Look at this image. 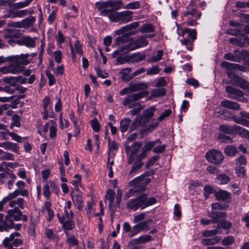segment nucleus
<instances>
[{
  "label": "nucleus",
  "instance_id": "6ab92c4d",
  "mask_svg": "<svg viewBox=\"0 0 249 249\" xmlns=\"http://www.w3.org/2000/svg\"><path fill=\"white\" fill-rule=\"evenodd\" d=\"M14 222L12 218H10L9 216L6 215L5 219L2 221H0V231H6L14 227Z\"/></svg>",
  "mask_w": 249,
  "mask_h": 249
},
{
  "label": "nucleus",
  "instance_id": "2f4dec72",
  "mask_svg": "<svg viewBox=\"0 0 249 249\" xmlns=\"http://www.w3.org/2000/svg\"><path fill=\"white\" fill-rule=\"evenodd\" d=\"M131 123V120L128 118H124L121 120L120 122V130L122 132H126L129 127H130V125L132 124H130ZM130 132H132V131H130Z\"/></svg>",
  "mask_w": 249,
  "mask_h": 249
},
{
  "label": "nucleus",
  "instance_id": "052dcab7",
  "mask_svg": "<svg viewBox=\"0 0 249 249\" xmlns=\"http://www.w3.org/2000/svg\"><path fill=\"white\" fill-rule=\"evenodd\" d=\"M6 132L10 135L13 140L16 141L18 142H21L23 140L22 137L14 132H10L8 130H6Z\"/></svg>",
  "mask_w": 249,
  "mask_h": 249
},
{
  "label": "nucleus",
  "instance_id": "a18cd8bd",
  "mask_svg": "<svg viewBox=\"0 0 249 249\" xmlns=\"http://www.w3.org/2000/svg\"><path fill=\"white\" fill-rule=\"evenodd\" d=\"M163 54V52L162 50H159L157 52V53L155 56L151 57L147 61L149 63H152L158 61L161 59L162 56Z\"/></svg>",
  "mask_w": 249,
  "mask_h": 249
},
{
  "label": "nucleus",
  "instance_id": "680f3d73",
  "mask_svg": "<svg viewBox=\"0 0 249 249\" xmlns=\"http://www.w3.org/2000/svg\"><path fill=\"white\" fill-rule=\"evenodd\" d=\"M160 157L159 155H156L152 157L147 163L145 165V167L146 169H148L150 168L152 165H153L156 161H157L159 159Z\"/></svg>",
  "mask_w": 249,
  "mask_h": 249
},
{
  "label": "nucleus",
  "instance_id": "13d9d810",
  "mask_svg": "<svg viewBox=\"0 0 249 249\" xmlns=\"http://www.w3.org/2000/svg\"><path fill=\"white\" fill-rule=\"evenodd\" d=\"M70 118L71 120L73 123L74 126L76 130V134H75V136H77L80 133V130L78 127V123L77 119L75 117L74 113L73 111L71 112V114H70Z\"/></svg>",
  "mask_w": 249,
  "mask_h": 249
},
{
  "label": "nucleus",
  "instance_id": "774afa93",
  "mask_svg": "<svg viewBox=\"0 0 249 249\" xmlns=\"http://www.w3.org/2000/svg\"><path fill=\"white\" fill-rule=\"evenodd\" d=\"M53 54L55 61L57 63H61L62 55V52L58 50L54 52Z\"/></svg>",
  "mask_w": 249,
  "mask_h": 249
},
{
  "label": "nucleus",
  "instance_id": "09e8293b",
  "mask_svg": "<svg viewBox=\"0 0 249 249\" xmlns=\"http://www.w3.org/2000/svg\"><path fill=\"white\" fill-rule=\"evenodd\" d=\"M236 173L240 178H245L246 176V169L245 167L238 165L236 166Z\"/></svg>",
  "mask_w": 249,
  "mask_h": 249
},
{
  "label": "nucleus",
  "instance_id": "864d4df0",
  "mask_svg": "<svg viewBox=\"0 0 249 249\" xmlns=\"http://www.w3.org/2000/svg\"><path fill=\"white\" fill-rule=\"evenodd\" d=\"M66 242L69 245V248L74 246H78L79 244L78 240L73 236H68Z\"/></svg>",
  "mask_w": 249,
  "mask_h": 249
},
{
  "label": "nucleus",
  "instance_id": "b1692460",
  "mask_svg": "<svg viewBox=\"0 0 249 249\" xmlns=\"http://www.w3.org/2000/svg\"><path fill=\"white\" fill-rule=\"evenodd\" d=\"M130 92L147 91L148 84L146 83H139L137 84H130Z\"/></svg>",
  "mask_w": 249,
  "mask_h": 249
},
{
  "label": "nucleus",
  "instance_id": "39448f33",
  "mask_svg": "<svg viewBox=\"0 0 249 249\" xmlns=\"http://www.w3.org/2000/svg\"><path fill=\"white\" fill-rule=\"evenodd\" d=\"M156 110L154 107H151L145 110L142 113V116L137 115L130 125V131H133L138 127L143 125L153 117L154 112Z\"/></svg>",
  "mask_w": 249,
  "mask_h": 249
},
{
  "label": "nucleus",
  "instance_id": "f257e3e1",
  "mask_svg": "<svg viewBox=\"0 0 249 249\" xmlns=\"http://www.w3.org/2000/svg\"><path fill=\"white\" fill-rule=\"evenodd\" d=\"M115 42L117 45H119L121 43H127L123 47V49L127 52L142 47L148 44V40L144 36H140L138 39L134 40L132 38L129 39L128 36L124 35L116 38Z\"/></svg>",
  "mask_w": 249,
  "mask_h": 249
},
{
  "label": "nucleus",
  "instance_id": "473e14b6",
  "mask_svg": "<svg viewBox=\"0 0 249 249\" xmlns=\"http://www.w3.org/2000/svg\"><path fill=\"white\" fill-rule=\"evenodd\" d=\"M225 154L228 156L234 157L238 153V149L233 145H229L224 149Z\"/></svg>",
  "mask_w": 249,
  "mask_h": 249
},
{
  "label": "nucleus",
  "instance_id": "a19ab883",
  "mask_svg": "<svg viewBox=\"0 0 249 249\" xmlns=\"http://www.w3.org/2000/svg\"><path fill=\"white\" fill-rule=\"evenodd\" d=\"M235 133L242 137H245L249 139V131L240 126L237 125Z\"/></svg>",
  "mask_w": 249,
  "mask_h": 249
},
{
  "label": "nucleus",
  "instance_id": "1a4fd4ad",
  "mask_svg": "<svg viewBox=\"0 0 249 249\" xmlns=\"http://www.w3.org/2000/svg\"><path fill=\"white\" fill-rule=\"evenodd\" d=\"M142 144L141 142H134L131 146H125V152L129 155L127 160V163L131 164L134 161V158L137 159L138 153Z\"/></svg>",
  "mask_w": 249,
  "mask_h": 249
},
{
  "label": "nucleus",
  "instance_id": "4c0bfd02",
  "mask_svg": "<svg viewBox=\"0 0 249 249\" xmlns=\"http://www.w3.org/2000/svg\"><path fill=\"white\" fill-rule=\"evenodd\" d=\"M36 20V18L34 17L31 16L27 18L24 19L22 20L21 23H22V27H29L32 26Z\"/></svg>",
  "mask_w": 249,
  "mask_h": 249
},
{
  "label": "nucleus",
  "instance_id": "20e7f679",
  "mask_svg": "<svg viewBox=\"0 0 249 249\" xmlns=\"http://www.w3.org/2000/svg\"><path fill=\"white\" fill-rule=\"evenodd\" d=\"M178 36L184 37L180 40L181 44L185 45L188 50L192 51L193 42L196 38V30H191L188 28H185L184 29L178 28Z\"/></svg>",
  "mask_w": 249,
  "mask_h": 249
},
{
  "label": "nucleus",
  "instance_id": "4d7b16f0",
  "mask_svg": "<svg viewBox=\"0 0 249 249\" xmlns=\"http://www.w3.org/2000/svg\"><path fill=\"white\" fill-rule=\"evenodd\" d=\"M217 138L219 140H221L222 142L225 143H231L233 141L231 137L225 135L223 133H219L218 135Z\"/></svg>",
  "mask_w": 249,
  "mask_h": 249
},
{
  "label": "nucleus",
  "instance_id": "49530a36",
  "mask_svg": "<svg viewBox=\"0 0 249 249\" xmlns=\"http://www.w3.org/2000/svg\"><path fill=\"white\" fill-rule=\"evenodd\" d=\"M33 0H25L24 1H20L15 3L13 6L16 9H21L28 6Z\"/></svg>",
  "mask_w": 249,
  "mask_h": 249
},
{
  "label": "nucleus",
  "instance_id": "5fc2aeb1",
  "mask_svg": "<svg viewBox=\"0 0 249 249\" xmlns=\"http://www.w3.org/2000/svg\"><path fill=\"white\" fill-rule=\"evenodd\" d=\"M234 242V238L231 235L225 237L222 241V244L223 246H229L232 245Z\"/></svg>",
  "mask_w": 249,
  "mask_h": 249
},
{
  "label": "nucleus",
  "instance_id": "6e6552de",
  "mask_svg": "<svg viewBox=\"0 0 249 249\" xmlns=\"http://www.w3.org/2000/svg\"><path fill=\"white\" fill-rule=\"evenodd\" d=\"M29 55L28 54H21L19 55H13L8 56L6 59L7 60L13 63L14 66L18 67L20 68V72L23 71V66L29 63L28 59Z\"/></svg>",
  "mask_w": 249,
  "mask_h": 249
},
{
  "label": "nucleus",
  "instance_id": "9b49d317",
  "mask_svg": "<svg viewBox=\"0 0 249 249\" xmlns=\"http://www.w3.org/2000/svg\"><path fill=\"white\" fill-rule=\"evenodd\" d=\"M207 160L214 164H220L223 161L224 157L222 153L216 150H212L206 154Z\"/></svg>",
  "mask_w": 249,
  "mask_h": 249
},
{
  "label": "nucleus",
  "instance_id": "4468645a",
  "mask_svg": "<svg viewBox=\"0 0 249 249\" xmlns=\"http://www.w3.org/2000/svg\"><path fill=\"white\" fill-rule=\"evenodd\" d=\"M225 90L228 93V97L233 99L240 100L239 98L244 95V92L242 90L230 86H226Z\"/></svg>",
  "mask_w": 249,
  "mask_h": 249
},
{
  "label": "nucleus",
  "instance_id": "0eeeda50",
  "mask_svg": "<svg viewBox=\"0 0 249 249\" xmlns=\"http://www.w3.org/2000/svg\"><path fill=\"white\" fill-rule=\"evenodd\" d=\"M133 12L124 11L121 12H116L108 15L109 19L112 22L126 23L132 20L131 15Z\"/></svg>",
  "mask_w": 249,
  "mask_h": 249
},
{
  "label": "nucleus",
  "instance_id": "de8ad7c7",
  "mask_svg": "<svg viewBox=\"0 0 249 249\" xmlns=\"http://www.w3.org/2000/svg\"><path fill=\"white\" fill-rule=\"evenodd\" d=\"M13 18H22L26 16L28 14V10L27 9L21 10L19 11L12 10Z\"/></svg>",
  "mask_w": 249,
  "mask_h": 249
},
{
  "label": "nucleus",
  "instance_id": "a878e982",
  "mask_svg": "<svg viewBox=\"0 0 249 249\" xmlns=\"http://www.w3.org/2000/svg\"><path fill=\"white\" fill-rule=\"evenodd\" d=\"M221 239V236H215L213 237L202 239L201 243L204 246L213 245L219 243Z\"/></svg>",
  "mask_w": 249,
  "mask_h": 249
},
{
  "label": "nucleus",
  "instance_id": "2eb2a0df",
  "mask_svg": "<svg viewBox=\"0 0 249 249\" xmlns=\"http://www.w3.org/2000/svg\"><path fill=\"white\" fill-rule=\"evenodd\" d=\"M37 37H31L30 36H22L17 43L19 45H24L28 48H34L36 46L35 40Z\"/></svg>",
  "mask_w": 249,
  "mask_h": 249
},
{
  "label": "nucleus",
  "instance_id": "f704fd0d",
  "mask_svg": "<svg viewBox=\"0 0 249 249\" xmlns=\"http://www.w3.org/2000/svg\"><path fill=\"white\" fill-rule=\"evenodd\" d=\"M152 237L149 235H143L140 236L138 238L133 240V242L135 244H140L142 243H147L151 241Z\"/></svg>",
  "mask_w": 249,
  "mask_h": 249
},
{
  "label": "nucleus",
  "instance_id": "ddd939ff",
  "mask_svg": "<svg viewBox=\"0 0 249 249\" xmlns=\"http://www.w3.org/2000/svg\"><path fill=\"white\" fill-rule=\"evenodd\" d=\"M149 94L148 91H142L138 93H133L131 95L127 96L124 98L123 101V105L127 106L131 103L137 101L144 97L147 96Z\"/></svg>",
  "mask_w": 249,
  "mask_h": 249
},
{
  "label": "nucleus",
  "instance_id": "f03ea898",
  "mask_svg": "<svg viewBox=\"0 0 249 249\" xmlns=\"http://www.w3.org/2000/svg\"><path fill=\"white\" fill-rule=\"evenodd\" d=\"M154 171L146 172L131 180L129 183V186L132 188L128 191L130 196L133 195L134 193L143 191L145 190L146 186L151 181V179L146 177L154 174Z\"/></svg>",
  "mask_w": 249,
  "mask_h": 249
},
{
  "label": "nucleus",
  "instance_id": "7c9ffc66",
  "mask_svg": "<svg viewBox=\"0 0 249 249\" xmlns=\"http://www.w3.org/2000/svg\"><path fill=\"white\" fill-rule=\"evenodd\" d=\"M20 34L18 31L15 29H7L5 30V33L4 35V38H17L19 37Z\"/></svg>",
  "mask_w": 249,
  "mask_h": 249
},
{
  "label": "nucleus",
  "instance_id": "e433bc0d",
  "mask_svg": "<svg viewBox=\"0 0 249 249\" xmlns=\"http://www.w3.org/2000/svg\"><path fill=\"white\" fill-rule=\"evenodd\" d=\"M129 108H134L129 111V113L134 116L141 111L142 107L140 103H134L130 104Z\"/></svg>",
  "mask_w": 249,
  "mask_h": 249
},
{
  "label": "nucleus",
  "instance_id": "e2e57ef3",
  "mask_svg": "<svg viewBox=\"0 0 249 249\" xmlns=\"http://www.w3.org/2000/svg\"><path fill=\"white\" fill-rule=\"evenodd\" d=\"M20 120L19 116L18 115H15L12 118L13 123L10 125V128H12L14 126L19 127L20 126Z\"/></svg>",
  "mask_w": 249,
  "mask_h": 249
},
{
  "label": "nucleus",
  "instance_id": "4be33fe9",
  "mask_svg": "<svg viewBox=\"0 0 249 249\" xmlns=\"http://www.w3.org/2000/svg\"><path fill=\"white\" fill-rule=\"evenodd\" d=\"M209 217L212 218L213 223H216L219 221L220 218H224L226 216L225 212H220L216 210H212L208 215Z\"/></svg>",
  "mask_w": 249,
  "mask_h": 249
},
{
  "label": "nucleus",
  "instance_id": "7ed1b4c3",
  "mask_svg": "<svg viewBox=\"0 0 249 249\" xmlns=\"http://www.w3.org/2000/svg\"><path fill=\"white\" fill-rule=\"evenodd\" d=\"M156 201L154 197H148L145 194H142L135 198L130 199L127 203V207L129 209L136 211L139 208H144L153 205Z\"/></svg>",
  "mask_w": 249,
  "mask_h": 249
},
{
  "label": "nucleus",
  "instance_id": "423d86ee",
  "mask_svg": "<svg viewBox=\"0 0 249 249\" xmlns=\"http://www.w3.org/2000/svg\"><path fill=\"white\" fill-rule=\"evenodd\" d=\"M201 14L196 12V8L190 3L182 13V16L186 18V24L189 26L197 24L196 20L201 17Z\"/></svg>",
  "mask_w": 249,
  "mask_h": 249
},
{
  "label": "nucleus",
  "instance_id": "69168bd1",
  "mask_svg": "<svg viewBox=\"0 0 249 249\" xmlns=\"http://www.w3.org/2000/svg\"><path fill=\"white\" fill-rule=\"evenodd\" d=\"M117 61L118 64H123L125 63H126L128 61H130V58H129V55L124 56H119L116 59Z\"/></svg>",
  "mask_w": 249,
  "mask_h": 249
},
{
  "label": "nucleus",
  "instance_id": "c9c22d12",
  "mask_svg": "<svg viewBox=\"0 0 249 249\" xmlns=\"http://www.w3.org/2000/svg\"><path fill=\"white\" fill-rule=\"evenodd\" d=\"M132 70L130 68H126L123 69L121 70L120 73L122 75V80L123 81H128L131 79L130 75L129 74L131 72Z\"/></svg>",
  "mask_w": 249,
  "mask_h": 249
},
{
  "label": "nucleus",
  "instance_id": "c03bdc74",
  "mask_svg": "<svg viewBox=\"0 0 249 249\" xmlns=\"http://www.w3.org/2000/svg\"><path fill=\"white\" fill-rule=\"evenodd\" d=\"M18 196V192L17 190L12 193H10L8 195L3 198L2 201L5 204L7 201H10L12 199L16 198Z\"/></svg>",
  "mask_w": 249,
  "mask_h": 249
},
{
  "label": "nucleus",
  "instance_id": "412c9836",
  "mask_svg": "<svg viewBox=\"0 0 249 249\" xmlns=\"http://www.w3.org/2000/svg\"><path fill=\"white\" fill-rule=\"evenodd\" d=\"M220 105L222 107L234 110H238L240 109V106L239 104L228 100L222 101Z\"/></svg>",
  "mask_w": 249,
  "mask_h": 249
},
{
  "label": "nucleus",
  "instance_id": "f8f14e48",
  "mask_svg": "<svg viewBox=\"0 0 249 249\" xmlns=\"http://www.w3.org/2000/svg\"><path fill=\"white\" fill-rule=\"evenodd\" d=\"M105 197L107 200H109V211L110 215L113 217L114 216V213L117 210V208H118V206L116 205V202H115L114 201V191L111 189H109L107 190Z\"/></svg>",
  "mask_w": 249,
  "mask_h": 249
},
{
  "label": "nucleus",
  "instance_id": "bb28decb",
  "mask_svg": "<svg viewBox=\"0 0 249 249\" xmlns=\"http://www.w3.org/2000/svg\"><path fill=\"white\" fill-rule=\"evenodd\" d=\"M237 127V125L234 124L232 126L221 124L219 126V130L224 133L227 134H233L235 133V130Z\"/></svg>",
  "mask_w": 249,
  "mask_h": 249
},
{
  "label": "nucleus",
  "instance_id": "5701e85b",
  "mask_svg": "<svg viewBox=\"0 0 249 249\" xmlns=\"http://www.w3.org/2000/svg\"><path fill=\"white\" fill-rule=\"evenodd\" d=\"M221 66L223 68L229 70H238L243 72L246 71V68L245 67L237 64L231 63L227 61L222 62L221 63Z\"/></svg>",
  "mask_w": 249,
  "mask_h": 249
},
{
  "label": "nucleus",
  "instance_id": "338daca9",
  "mask_svg": "<svg viewBox=\"0 0 249 249\" xmlns=\"http://www.w3.org/2000/svg\"><path fill=\"white\" fill-rule=\"evenodd\" d=\"M236 165H246L247 163V160L246 157L244 155L240 156L238 159L235 160Z\"/></svg>",
  "mask_w": 249,
  "mask_h": 249
},
{
  "label": "nucleus",
  "instance_id": "aec40b11",
  "mask_svg": "<svg viewBox=\"0 0 249 249\" xmlns=\"http://www.w3.org/2000/svg\"><path fill=\"white\" fill-rule=\"evenodd\" d=\"M20 68L18 67L14 66L13 63H11L10 65L0 67V72L6 73L18 74L20 73Z\"/></svg>",
  "mask_w": 249,
  "mask_h": 249
},
{
  "label": "nucleus",
  "instance_id": "a211bd4d",
  "mask_svg": "<svg viewBox=\"0 0 249 249\" xmlns=\"http://www.w3.org/2000/svg\"><path fill=\"white\" fill-rule=\"evenodd\" d=\"M216 199L218 200L223 201L226 202H230L231 201V194L224 190H220L214 194Z\"/></svg>",
  "mask_w": 249,
  "mask_h": 249
},
{
  "label": "nucleus",
  "instance_id": "3c124183",
  "mask_svg": "<svg viewBox=\"0 0 249 249\" xmlns=\"http://www.w3.org/2000/svg\"><path fill=\"white\" fill-rule=\"evenodd\" d=\"M139 26L138 22L132 23L129 25L125 26L121 28V33H123L126 31H130L132 29L136 28Z\"/></svg>",
  "mask_w": 249,
  "mask_h": 249
},
{
  "label": "nucleus",
  "instance_id": "c756f323",
  "mask_svg": "<svg viewBox=\"0 0 249 249\" xmlns=\"http://www.w3.org/2000/svg\"><path fill=\"white\" fill-rule=\"evenodd\" d=\"M136 160L137 161L134 162L129 172V175L130 176H134L138 170L141 169L143 165V162L142 161V160H139V159Z\"/></svg>",
  "mask_w": 249,
  "mask_h": 249
},
{
  "label": "nucleus",
  "instance_id": "f3484780",
  "mask_svg": "<svg viewBox=\"0 0 249 249\" xmlns=\"http://www.w3.org/2000/svg\"><path fill=\"white\" fill-rule=\"evenodd\" d=\"M65 213L66 215L67 220L62 224V227L65 230H72L74 227V224L72 220L73 218L72 212L70 210V213H69L68 210L65 209Z\"/></svg>",
  "mask_w": 249,
  "mask_h": 249
},
{
  "label": "nucleus",
  "instance_id": "603ef678",
  "mask_svg": "<svg viewBox=\"0 0 249 249\" xmlns=\"http://www.w3.org/2000/svg\"><path fill=\"white\" fill-rule=\"evenodd\" d=\"M43 107L44 109H51L52 107L51 105V98L49 96L45 97L42 101Z\"/></svg>",
  "mask_w": 249,
  "mask_h": 249
},
{
  "label": "nucleus",
  "instance_id": "58836bf2",
  "mask_svg": "<svg viewBox=\"0 0 249 249\" xmlns=\"http://www.w3.org/2000/svg\"><path fill=\"white\" fill-rule=\"evenodd\" d=\"M166 93L164 88L153 89L151 90V96L153 97H161L164 96Z\"/></svg>",
  "mask_w": 249,
  "mask_h": 249
},
{
  "label": "nucleus",
  "instance_id": "6e6d98bb",
  "mask_svg": "<svg viewBox=\"0 0 249 249\" xmlns=\"http://www.w3.org/2000/svg\"><path fill=\"white\" fill-rule=\"evenodd\" d=\"M229 42L231 44L240 47H243L245 45V42L244 41H242L240 39L237 38H230L229 39Z\"/></svg>",
  "mask_w": 249,
  "mask_h": 249
},
{
  "label": "nucleus",
  "instance_id": "dca6fc26",
  "mask_svg": "<svg viewBox=\"0 0 249 249\" xmlns=\"http://www.w3.org/2000/svg\"><path fill=\"white\" fill-rule=\"evenodd\" d=\"M159 142V140H157L155 141H150L146 142L144 146L142 147L141 153L138 156L137 159H139V160H142L144 158H145L147 155V152L150 150Z\"/></svg>",
  "mask_w": 249,
  "mask_h": 249
},
{
  "label": "nucleus",
  "instance_id": "37998d69",
  "mask_svg": "<svg viewBox=\"0 0 249 249\" xmlns=\"http://www.w3.org/2000/svg\"><path fill=\"white\" fill-rule=\"evenodd\" d=\"M244 80V79L240 77L233 74V78L230 81L227 82V83L232 84L234 86H239L240 87L241 83L243 82Z\"/></svg>",
  "mask_w": 249,
  "mask_h": 249
},
{
  "label": "nucleus",
  "instance_id": "9d476101",
  "mask_svg": "<svg viewBox=\"0 0 249 249\" xmlns=\"http://www.w3.org/2000/svg\"><path fill=\"white\" fill-rule=\"evenodd\" d=\"M123 4V1L121 0L96 2L95 3V6L99 10L103 8H109L111 12L120 9Z\"/></svg>",
  "mask_w": 249,
  "mask_h": 249
},
{
  "label": "nucleus",
  "instance_id": "ea45409f",
  "mask_svg": "<svg viewBox=\"0 0 249 249\" xmlns=\"http://www.w3.org/2000/svg\"><path fill=\"white\" fill-rule=\"evenodd\" d=\"M221 231L218 229L205 230L202 232V236L207 238L213 237L217 234H221Z\"/></svg>",
  "mask_w": 249,
  "mask_h": 249
},
{
  "label": "nucleus",
  "instance_id": "bf43d9fd",
  "mask_svg": "<svg viewBox=\"0 0 249 249\" xmlns=\"http://www.w3.org/2000/svg\"><path fill=\"white\" fill-rule=\"evenodd\" d=\"M123 229L125 233H127L128 235L132 237L133 236L131 235V231H132V228L128 222H125L123 225Z\"/></svg>",
  "mask_w": 249,
  "mask_h": 249
},
{
  "label": "nucleus",
  "instance_id": "72a5a7b5",
  "mask_svg": "<svg viewBox=\"0 0 249 249\" xmlns=\"http://www.w3.org/2000/svg\"><path fill=\"white\" fill-rule=\"evenodd\" d=\"M3 148L5 150H9L17 153L18 151L17 144L10 142H3Z\"/></svg>",
  "mask_w": 249,
  "mask_h": 249
},
{
  "label": "nucleus",
  "instance_id": "c85d7f7f",
  "mask_svg": "<svg viewBox=\"0 0 249 249\" xmlns=\"http://www.w3.org/2000/svg\"><path fill=\"white\" fill-rule=\"evenodd\" d=\"M130 61L132 63H138L145 58V55L142 53H133L129 55Z\"/></svg>",
  "mask_w": 249,
  "mask_h": 249
},
{
  "label": "nucleus",
  "instance_id": "393cba45",
  "mask_svg": "<svg viewBox=\"0 0 249 249\" xmlns=\"http://www.w3.org/2000/svg\"><path fill=\"white\" fill-rule=\"evenodd\" d=\"M7 215L10 218L13 217L15 221H19L21 220L22 212L18 207H15L13 209L8 210Z\"/></svg>",
  "mask_w": 249,
  "mask_h": 249
},
{
  "label": "nucleus",
  "instance_id": "0e129e2a",
  "mask_svg": "<svg viewBox=\"0 0 249 249\" xmlns=\"http://www.w3.org/2000/svg\"><path fill=\"white\" fill-rule=\"evenodd\" d=\"M224 58L228 60L239 62V58L231 53H225L224 55Z\"/></svg>",
  "mask_w": 249,
  "mask_h": 249
},
{
  "label": "nucleus",
  "instance_id": "79ce46f5",
  "mask_svg": "<svg viewBox=\"0 0 249 249\" xmlns=\"http://www.w3.org/2000/svg\"><path fill=\"white\" fill-rule=\"evenodd\" d=\"M230 180V178L225 174H220L216 178V181L219 184H227Z\"/></svg>",
  "mask_w": 249,
  "mask_h": 249
},
{
  "label": "nucleus",
  "instance_id": "8fccbe9b",
  "mask_svg": "<svg viewBox=\"0 0 249 249\" xmlns=\"http://www.w3.org/2000/svg\"><path fill=\"white\" fill-rule=\"evenodd\" d=\"M140 31L142 33H152L154 32V28L150 24H145L141 27Z\"/></svg>",
  "mask_w": 249,
  "mask_h": 249
},
{
  "label": "nucleus",
  "instance_id": "cd10ccee",
  "mask_svg": "<svg viewBox=\"0 0 249 249\" xmlns=\"http://www.w3.org/2000/svg\"><path fill=\"white\" fill-rule=\"evenodd\" d=\"M70 48L71 50V53L73 59H74L75 57V53H79L80 55L83 54L82 46L80 44L79 41L78 40L76 41L74 44V48H73L72 44H71Z\"/></svg>",
  "mask_w": 249,
  "mask_h": 249
}]
</instances>
